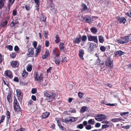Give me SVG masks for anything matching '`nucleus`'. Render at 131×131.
<instances>
[{"label":"nucleus","mask_w":131,"mask_h":131,"mask_svg":"<svg viewBox=\"0 0 131 131\" xmlns=\"http://www.w3.org/2000/svg\"><path fill=\"white\" fill-rule=\"evenodd\" d=\"M87 40L86 36L83 35L82 37L80 35L77 36L74 38L73 42L75 43L79 44L82 40V42H85Z\"/></svg>","instance_id":"nucleus-1"},{"label":"nucleus","mask_w":131,"mask_h":131,"mask_svg":"<svg viewBox=\"0 0 131 131\" xmlns=\"http://www.w3.org/2000/svg\"><path fill=\"white\" fill-rule=\"evenodd\" d=\"M131 40V38L129 36H124L121 37L120 39L117 40L118 43L121 44L127 43Z\"/></svg>","instance_id":"nucleus-2"},{"label":"nucleus","mask_w":131,"mask_h":131,"mask_svg":"<svg viewBox=\"0 0 131 131\" xmlns=\"http://www.w3.org/2000/svg\"><path fill=\"white\" fill-rule=\"evenodd\" d=\"M34 77L36 80L40 83H41L43 81L44 78L43 75L42 73H41L39 74L36 72L35 73Z\"/></svg>","instance_id":"nucleus-3"},{"label":"nucleus","mask_w":131,"mask_h":131,"mask_svg":"<svg viewBox=\"0 0 131 131\" xmlns=\"http://www.w3.org/2000/svg\"><path fill=\"white\" fill-rule=\"evenodd\" d=\"M115 18L117 20V22H119L120 24L123 23L125 24L127 22L126 19L124 17H121L119 16H118Z\"/></svg>","instance_id":"nucleus-4"},{"label":"nucleus","mask_w":131,"mask_h":131,"mask_svg":"<svg viewBox=\"0 0 131 131\" xmlns=\"http://www.w3.org/2000/svg\"><path fill=\"white\" fill-rule=\"evenodd\" d=\"M16 92L18 100L20 102H21L23 97V95L22 92L19 89L17 90Z\"/></svg>","instance_id":"nucleus-5"},{"label":"nucleus","mask_w":131,"mask_h":131,"mask_svg":"<svg viewBox=\"0 0 131 131\" xmlns=\"http://www.w3.org/2000/svg\"><path fill=\"white\" fill-rule=\"evenodd\" d=\"M97 48L96 44L93 42H90L89 47L88 48V50L90 52H92L95 50Z\"/></svg>","instance_id":"nucleus-6"},{"label":"nucleus","mask_w":131,"mask_h":131,"mask_svg":"<svg viewBox=\"0 0 131 131\" xmlns=\"http://www.w3.org/2000/svg\"><path fill=\"white\" fill-rule=\"evenodd\" d=\"M72 117H66L64 119H63L62 120V121L66 123H71L72 122H74L76 121L75 118H73L74 119H72Z\"/></svg>","instance_id":"nucleus-7"},{"label":"nucleus","mask_w":131,"mask_h":131,"mask_svg":"<svg viewBox=\"0 0 131 131\" xmlns=\"http://www.w3.org/2000/svg\"><path fill=\"white\" fill-rule=\"evenodd\" d=\"M105 64L106 66L112 68L113 67V62L111 60L110 57H107L106 61H105Z\"/></svg>","instance_id":"nucleus-8"},{"label":"nucleus","mask_w":131,"mask_h":131,"mask_svg":"<svg viewBox=\"0 0 131 131\" xmlns=\"http://www.w3.org/2000/svg\"><path fill=\"white\" fill-rule=\"evenodd\" d=\"M34 48L32 47L29 48L27 54L29 57H32L34 54Z\"/></svg>","instance_id":"nucleus-9"},{"label":"nucleus","mask_w":131,"mask_h":131,"mask_svg":"<svg viewBox=\"0 0 131 131\" xmlns=\"http://www.w3.org/2000/svg\"><path fill=\"white\" fill-rule=\"evenodd\" d=\"M88 40L90 41H93L96 43L98 42L97 37L96 36H94L90 35L88 36Z\"/></svg>","instance_id":"nucleus-10"},{"label":"nucleus","mask_w":131,"mask_h":131,"mask_svg":"<svg viewBox=\"0 0 131 131\" xmlns=\"http://www.w3.org/2000/svg\"><path fill=\"white\" fill-rule=\"evenodd\" d=\"M10 65L12 67L14 68H18L19 66V63L17 61H12L10 62Z\"/></svg>","instance_id":"nucleus-11"},{"label":"nucleus","mask_w":131,"mask_h":131,"mask_svg":"<svg viewBox=\"0 0 131 131\" xmlns=\"http://www.w3.org/2000/svg\"><path fill=\"white\" fill-rule=\"evenodd\" d=\"M84 21L86 23H90L91 22V19L88 16H85L83 17V21Z\"/></svg>","instance_id":"nucleus-12"},{"label":"nucleus","mask_w":131,"mask_h":131,"mask_svg":"<svg viewBox=\"0 0 131 131\" xmlns=\"http://www.w3.org/2000/svg\"><path fill=\"white\" fill-rule=\"evenodd\" d=\"M125 52L121 50H118L114 53V56L118 57L124 54Z\"/></svg>","instance_id":"nucleus-13"},{"label":"nucleus","mask_w":131,"mask_h":131,"mask_svg":"<svg viewBox=\"0 0 131 131\" xmlns=\"http://www.w3.org/2000/svg\"><path fill=\"white\" fill-rule=\"evenodd\" d=\"M5 74L6 76H8L10 79L12 78L13 77L12 73L9 70L5 71Z\"/></svg>","instance_id":"nucleus-14"},{"label":"nucleus","mask_w":131,"mask_h":131,"mask_svg":"<svg viewBox=\"0 0 131 131\" xmlns=\"http://www.w3.org/2000/svg\"><path fill=\"white\" fill-rule=\"evenodd\" d=\"M84 54V52L82 49H80L79 51V56L80 58L82 60H84L83 56Z\"/></svg>","instance_id":"nucleus-15"},{"label":"nucleus","mask_w":131,"mask_h":131,"mask_svg":"<svg viewBox=\"0 0 131 131\" xmlns=\"http://www.w3.org/2000/svg\"><path fill=\"white\" fill-rule=\"evenodd\" d=\"M81 6L82 7V8L80 9L81 12H82L88 10V7L85 4L82 3L81 4Z\"/></svg>","instance_id":"nucleus-16"},{"label":"nucleus","mask_w":131,"mask_h":131,"mask_svg":"<svg viewBox=\"0 0 131 131\" xmlns=\"http://www.w3.org/2000/svg\"><path fill=\"white\" fill-rule=\"evenodd\" d=\"M57 122L58 124V125L59 126V128L62 130L64 131L66 129L63 127L61 125L60 123V120H57Z\"/></svg>","instance_id":"nucleus-17"},{"label":"nucleus","mask_w":131,"mask_h":131,"mask_svg":"<svg viewBox=\"0 0 131 131\" xmlns=\"http://www.w3.org/2000/svg\"><path fill=\"white\" fill-rule=\"evenodd\" d=\"M12 94L11 93H9L7 96V100L9 103H11L12 102Z\"/></svg>","instance_id":"nucleus-18"},{"label":"nucleus","mask_w":131,"mask_h":131,"mask_svg":"<svg viewBox=\"0 0 131 131\" xmlns=\"http://www.w3.org/2000/svg\"><path fill=\"white\" fill-rule=\"evenodd\" d=\"M110 121L113 122H117L123 121V120L120 118H115L111 119Z\"/></svg>","instance_id":"nucleus-19"},{"label":"nucleus","mask_w":131,"mask_h":131,"mask_svg":"<svg viewBox=\"0 0 131 131\" xmlns=\"http://www.w3.org/2000/svg\"><path fill=\"white\" fill-rule=\"evenodd\" d=\"M6 116H7L6 122L7 123L8 122L9 120L11 119L10 114L9 112L8 111H7Z\"/></svg>","instance_id":"nucleus-20"},{"label":"nucleus","mask_w":131,"mask_h":131,"mask_svg":"<svg viewBox=\"0 0 131 131\" xmlns=\"http://www.w3.org/2000/svg\"><path fill=\"white\" fill-rule=\"evenodd\" d=\"M41 46L40 45L38 46V47L36 50V52L35 56L36 57L38 54L41 51Z\"/></svg>","instance_id":"nucleus-21"},{"label":"nucleus","mask_w":131,"mask_h":131,"mask_svg":"<svg viewBox=\"0 0 131 131\" xmlns=\"http://www.w3.org/2000/svg\"><path fill=\"white\" fill-rule=\"evenodd\" d=\"M64 44L63 42H61L60 43L59 48L60 50L62 52L64 51V47H63Z\"/></svg>","instance_id":"nucleus-22"},{"label":"nucleus","mask_w":131,"mask_h":131,"mask_svg":"<svg viewBox=\"0 0 131 131\" xmlns=\"http://www.w3.org/2000/svg\"><path fill=\"white\" fill-rule=\"evenodd\" d=\"M50 115V113L49 112H45L43 113L42 115V119L43 118H45L48 117Z\"/></svg>","instance_id":"nucleus-23"},{"label":"nucleus","mask_w":131,"mask_h":131,"mask_svg":"<svg viewBox=\"0 0 131 131\" xmlns=\"http://www.w3.org/2000/svg\"><path fill=\"white\" fill-rule=\"evenodd\" d=\"M14 108L15 111L19 112V111L21 109V108L19 106V105H17L14 106Z\"/></svg>","instance_id":"nucleus-24"},{"label":"nucleus","mask_w":131,"mask_h":131,"mask_svg":"<svg viewBox=\"0 0 131 131\" xmlns=\"http://www.w3.org/2000/svg\"><path fill=\"white\" fill-rule=\"evenodd\" d=\"M88 110V108L86 106H83L82 107L80 110V111L82 113H83L85 111H87Z\"/></svg>","instance_id":"nucleus-25"},{"label":"nucleus","mask_w":131,"mask_h":131,"mask_svg":"<svg viewBox=\"0 0 131 131\" xmlns=\"http://www.w3.org/2000/svg\"><path fill=\"white\" fill-rule=\"evenodd\" d=\"M54 59V62L57 66L59 65L60 63V60L59 58L57 57H55Z\"/></svg>","instance_id":"nucleus-26"},{"label":"nucleus","mask_w":131,"mask_h":131,"mask_svg":"<svg viewBox=\"0 0 131 131\" xmlns=\"http://www.w3.org/2000/svg\"><path fill=\"white\" fill-rule=\"evenodd\" d=\"M101 121L106 119V116L102 114H99Z\"/></svg>","instance_id":"nucleus-27"},{"label":"nucleus","mask_w":131,"mask_h":131,"mask_svg":"<svg viewBox=\"0 0 131 131\" xmlns=\"http://www.w3.org/2000/svg\"><path fill=\"white\" fill-rule=\"evenodd\" d=\"M18 24V21L17 20H15V22L14 21H12L10 24V26L11 27H14L15 25Z\"/></svg>","instance_id":"nucleus-28"},{"label":"nucleus","mask_w":131,"mask_h":131,"mask_svg":"<svg viewBox=\"0 0 131 131\" xmlns=\"http://www.w3.org/2000/svg\"><path fill=\"white\" fill-rule=\"evenodd\" d=\"M5 2V0H0V9L3 7Z\"/></svg>","instance_id":"nucleus-29"},{"label":"nucleus","mask_w":131,"mask_h":131,"mask_svg":"<svg viewBox=\"0 0 131 131\" xmlns=\"http://www.w3.org/2000/svg\"><path fill=\"white\" fill-rule=\"evenodd\" d=\"M56 39L55 40V42L56 43H59L60 41V39L59 36L58 35H56Z\"/></svg>","instance_id":"nucleus-30"},{"label":"nucleus","mask_w":131,"mask_h":131,"mask_svg":"<svg viewBox=\"0 0 131 131\" xmlns=\"http://www.w3.org/2000/svg\"><path fill=\"white\" fill-rule=\"evenodd\" d=\"M95 121L94 119H91L89 120L88 121V123L89 124L93 125L94 124Z\"/></svg>","instance_id":"nucleus-31"},{"label":"nucleus","mask_w":131,"mask_h":131,"mask_svg":"<svg viewBox=\"0 0 131 131\" xmlns=\"http://www.w3.org/2000/svg\"><path fill=\"white\" fill-rule=\"evenodd\" d=\"M91 31L94 34L96 33L97 31V29L95 27H93L90 29Z\"/></svg>","instance_id":"nucleus-32"},{"label":"nucleus","mask_w":131,"mask_h":131,"mask_svg":"<svg viewBox=\"0 0 131 131\" xmlns=\"http://www.w3.org/2000/svg\"><path fill=\"white\" fill-rule=\"evenodd\" d=\"M99 40L100 42L102 43H103L104 41V39L103 37L101 36H99Z\"/></svg>","instance_id":"nucleus-33"},{"label":"nucleus","mask_w":131,"mask_h":131,"mask_svg":"<svg viewBox=\"0 0 131 131\" xmlns=\"http://www.w3.org/2000/svg\"><path fill=\"white\" fill-rule=\"evenodd\" d=\"M28 73L25 70L23 71L22 74V76L24 78H26L28 76Z\"/></svg>","instance_id":"nucleus-34"},{"label":"nucleus","mask_w":131,"mask_h":131,"mask_svg":"<svg viewBox=\"0 0 131 131\" xmlns=\"http://www.w3.org/2000/svg\"><path fill=\"white\" fill-rule=\"evenodd\" d=\"M15 1V0H9V1L10 2V4L9 5H8V11H9L10 10V5L11 6H12V4L14 3Z\"/></svg>","instance_id":"nucleus-35"},{"label":"nucleus","mask_w":131,"mask_h":131,"mask_svg":"<svg viewBox=\"0 0 131 131\" xmlns=\"http://www.w3.org/2000/svg\"><path fill=\"white\" fill-rule=\"evenodd\" d=\"M19 104L18 101H17L16 97H15V98L13 102V106L17 105H19Z\"/></svg>","instance_id":"nucleus-36"},{"label":"nucleus","mask_w":131,"mask_h":131,"mask_svg":"<svg viewBox=\"0 0 131 131\" xmlns=\"http://www.w3.org/2000/svg\"><path fill=\"white\" fill-rule=\"evenodd\" d=\"M46 17L44 16L43 15H42L40 17V20L43 22H46Z\"/></svg>","instance_id":"nucleus-37"},{"label":"nucleus","mask_w":131,"mask_h":131,"mask_svg":"<svg viewBox=\"0 0 131 131\" xmlns=\"http://www.w3.org/2000/svg\"><path fill=\"white\" fill-rule=\"evenodd\" d=\"M7 23L8 22L6 20H5L1 24V26L3 27H4L6 26Z\"/></svg>","instance_id":"nucleus-38"},{"label":"nucleus","mask_w":131,"mask_h":131,"mask_svg":"<svg viewBox=\"0 0 131 131\" xmlns=\"http://www.w3.org/2000/svg\"><path fill=\"white\" fill-rule=\"evenodd\" d=\"M129 114V112H122L120 113V115L122 116H127Z\"/></svg>","instance_id":"nucleus-39"},{"label":"nucleus","mask_w":131,"mask_h":131,"mask_svg":"<svg viewBox=\"0 0 131 131\" xmlns=\"http://www.w3.org/2000/svg\"><path fill=\"white\" fill-rule=\"evenodd\" d=\"M47 98H48V99L49 100V101H48V102H51L53 101V99L52 98V97L51 95L49 94V95Z\"/></svg>","instance_id":"nucleus-40"},{"label":"nucleus","mask_w":131,"mask_h":131,"mask_svg":"<svg viewBox=\"0 0 131 131\" xmlns=\"http://www.w3.org/2000/svg\"><path fill=\"white\" fill-rule=\"evenodd\" d=\"M43 35L44 36L45 38H48L47 35L48 34V32L47 31V32H46L45 31H43Z\"/></svg>","instance_id":"nucleus-41"},{"label":"nucleus","mask_w":131,"mask_h":131,"mask_svg":"<svg viewBox=\"0 0 131 131\" xmlns=\"http://www.w3.org/2000/svg\"><path fill=\"white\" fill-rule=\"evenodd\" d=\"M83 125L82 124L78 125L76 127L77 128H79L81 129L83 128Z\"/></svg>","instance_id":"nucleus-42"},{"label":"nucleus","mask_w":131,"mask_h":131,"mask_svg":"<svg viewBox=\"0 0 131 131\" xmlns=\"http://www.w3.org/2000/svg\"><path fill=\"white\" fill-rule=\"evenodd\" d=\"M32 67L31 65H29L28 66L27 68V70L28 72H30L32 70Z\"/></svg>","instance_id":"nucleus-43"},{"label":"nucleus","mask_w":131,"mask_h":131,"mask_svg":"<svg viewBox=\"0 0 131 131\" xmlns=\"http://www.w3.org/2000/svg\"><path fill=\"white\" fill-rule=\"evenodd\" d=\"M25 8L26 10L28 11H29L31 8V7L30 8V5L29 4H28L25 5Z\"/></svg>","instance_id":"nucleus-44"},{"label":"nucleus","mask_w":131,"mask_h":131,"mask_svg":"<svg viewBox=\"0 0 131 131\" xmlns=\"http://www.w3.org/2000/svg\"><path fill=\"white\" fill-rule=\"evenodd\" d=\"M106 49V48L104 46H101L100 47V50L102 52H104Z\"/></svg>","instance_id":"nucleus-45"},{"label":"nucleus","mask_w":131,"mask_h":131,"mask_svg":"<svg viewBox=\"0 0 131 131\" xmlns=\"http://www.w3.org/2000/svg\"><path fill=\"white\" fill-rule=\"evenodd\" d=\"M110 125H109L106 124L103 125H102V129H105L106 128H108L109 127H110Z\"/></svg>","instance_id":"nucleus-46"},{"label":"nucleus","mask_w":131,"mask_h":131,"mask_svg":"<svg viewBox=\"0 0 131 131\" xmlns=\"http://www.w3.org/2000/svg\"><path fill=\"white\" fill-rule=\"evenodd\" d=\"M53 3L52 0H49L47 2V5L49 6Z\"/></svg>","instance_id":"nucleus-47"},{"label":"nucleus","mask_w":131,"mask_h":131,"mask_svg":"<svg viewBox=\"0 0 131 131\" xmlns=\"http://www.w3.org/2000/svg\"><path fill=\"white\" fill-rule=\"evenodd\" d=\"M97 59L96 60V63L98 65H99L100 64V62L101 61V60L98 56H97Z\"/></svg>","instance_id":"nucleus-48"},{"label":"nucleus","mask_w":131,"mask_h":131,"mask_svg":"<svg viewBox=\"0 0 131 131\" xmlns=\"http://www.w3.org/2000/svg\"><path fill=\"white\" fill-rule=\"evenodd\" d=\"M102 123L103 124H113L110 121H103L102 122Z\"/></svg>","instance_id":"nucleus-49"},{"label":"nucleus","mask_w":131,"mask_h":131,"mask_svg":"<svg viewBox=\"0 0 131 131\" xmlns=\"http://www.w3.org/2000/svg\"><path fill=\"white\" fill-rule=\"evenodd\" d=\"M68 59L67 57H65L64 58H62V62H67L68 61Z\"/></svg>","instance_id":"nucleus-50"},{"label":"nucleus","mask_w":131,"mask_h":131,"mask_svg":"<svg viewBox=\"0 0 131 131\" xmlns=\"http://www.w3.org/2000/svg\"><path fill=\"white\" fill-rule=\"evenodd\" d=\"M33 101L31 100H30L28 102V105L29 106H30L33 104Z\"/></svg>","instance_id":"nucleus-51"},{"label":"nucleus","mask_w":131,"mask_h":131,"mask_svg":"<svg viewBox=\"0 0 131 131\" xmlns=\"http://www.w3.org/2000/svg\"><path fill=\"white\" fill-rule=\"evenodd\" d=\"M7 48L10 51H11L13 50V46L11 45H9L7 46Z\"/></svg>","instance_id":"nucleus-52"},{"label":"nucleus","mask_w":131,"mask_h":131,"mask_svg":"<svg viewBox=\"0 0 131 131\" xmlns=\"http://www.w3.org/2000/svg\"><path fill=\"white\" fill-rule=\"evenodd\" d=\"M93 127V126L92 127ZM92 128V126L90 124L86 126L85 127L86 129L87 130H90Z\"/></svg>","instance_id":"nucleus-53"},{"label":"nucleus","mask_w":131,"mask_h":131,"mask_svg":"<svg viewBox=\"0 0 131 131\" xmlns=\"http://www.w3.org/2000/svg\"><path fill=\"white\" fill-rule=\"evenodd\" d=\"M12 14L14 16H15L17 15V12L16 9H15L13 10Z\"/></svg>","instance_id":"nucleus-54"},{"label":"nucleus","mask_w":131,"mask_h":131,"mask_svg":"<svg viewBox=\"0 0 131 131\" xmlns=\"http://www.w3.org/2000/svg\"><path fill=\"white\" fill-rule=\"evenodd\" d=\"M78 95L80 98H81L82 97L83 95H84V94L83 93L79 92L78 93Z\"/></svg>","instance_id":"nucleus-55"},{"label":"nucleus","mask_w":131,"mask_h":131,"mask_svg":"<svg viewBox=\"0 0 131 131\" xmlns=\"http://www.w3.org/2000/svg\"><path fill=\"white\" fill-rule=\"evenodd\" d=\"M34 2L37 5V7L39 6V0H34Z\"/></svg>","instance_id":"nucleus-56"},{"label":"nucleus","mask_w":131,"mask_h":131,"mask_svg":"<svg viewBox=\"0 0 131 131\" xmlns=\"http://www.w3.org/2000/svg\"><path fill=\"white\" fill-rule=\"evenodd\" d=\"M49 43H49V41H48V40H46V41H45V46L46 47H48L49 46Z\"/></svg>","instance_id":"nucleus-57"},{"label":"nucleus","mask_w":131,"mask_h":131,"mask_svg":"<svg viewBox=\"0 0 131 131\" xmlns=\"http://www.w3.org/2000/svg\"><path fill=\"white\" fill-rule=\"evenodd\" d=\"M32 45L34 47V48L35 49H36V47L37 45V42L35 41H34L33 42Z\"/></svg>","instance_id":"nucleus-58"},{"label":"nucleus","mask_w":131,"mask_h":131,"mask_svg":"<svg viewBox=\"0 0 131 131\" xmlns=\"http://www.w3.org/2000/svg\"><path fill=\"white\" fill-rule=\"evenodd\" d=\"M56 93L54 92H52L51 95L53 99H54L56 96Z\"/></svg>","instance_id":"nucleus-59"},{"label":"nucleus","mask_w":131,"mask_h":131,"mask_svg":"<svg viewBox=\"0 0 131 131\" xmlns=\"http://www.w3.org/2000/svg\"><path fill=\"white\" fill-rule=\"evenodd\" d=\"M31 92L32 94H35L37 93V90L36 89L33 88L32 89Z\"/></svg>","instance_id":"nucleus-60"},{"label":"nucleus","mask_w":131,"mask_h":131,"mask_svg":"<svg viewBox=\"0 0 131 131\" xmlns=\"http://www.w3.org/2000/svg\"><path fill=\"white\" fill-rule=\"evenodd\" d=\"M99 114L97 115L95 117V119L97 121H101L100 119Z\"/></svg>","instance_id":"nucleus-61"},{"label":"nucleus","mask_w":131,"mask_h":131,"mask_svg":"<svg viewBox=\"0 0 131 131\" xmlns=\"http://www.w3.org/2000/svg\"><path fill=\"white\" fill-rule=\"evenodd\" d=\"M16 56V53H12V54L10 55V57L13 58H15Z\"/></svg>","instance_id":"nucleus-62"},{"label":"nucleus","mask_w":131,"mask_h":131,"mask_svg":"<svg viewBox=\"0 0 131 131\" xmlns=\"http://www.w3.org/2000/svg\"><path fill=\"white\" fill-rule=\"evenodd\" d=\"M88 122L86 121H84L83 122V126H84L85 127L88 124Z\"/></svg>","instance_id":"nucleus-63"},{"label":"nucleus","mask_w":131,"mask_h":131,"mask_svg":"<svg viewBox=\"0 0 131 131\" xmlns=\"http://www.w3.org/2000/svg\"><path fill=\"white\" fill-rule=\"evenodd\" d=\"M25 129L24 128H21L16 130V131H25Z\"/></svg>","instance_id":"nucleus-64"}]
</instances>
